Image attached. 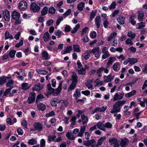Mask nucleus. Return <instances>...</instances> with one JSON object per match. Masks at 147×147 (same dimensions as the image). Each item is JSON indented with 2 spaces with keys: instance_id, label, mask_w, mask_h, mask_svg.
Listing matches in <instances>:
<instances>
[{
  "instance_id": "obj_1",
  "label": "nucleus",
  "mask_w": 147,
  "mask_h": 147,
  "mask_svg": "<svg viewBox=\"0 0 147 147\" xmlns=\"http://www.w3.org/2000/svg\"><path fill=\"white\" fill-rule=\"evenodd\" d=\"M11 17L15 21V24L16 25H18L21 23V19L20 13L16 11H14L12 12Z\"/></svg>"
},
{
  "instance_id": "obj_2",
  "label": "nucleus",
  "mask_w": 147,
  "mask_h": 147,
  "mask_svg": "<svg viewBox=\"0 0 147 147\" xmlns=\"http://www.w3.org/2000/svg\"><path fill=\"white\" fill-rule=\"evenodd\" d=\"M109 142L110 145L113 147H119V142L115 138H111L109 140Z\"/></svg>"
},
{
  "instance_id": "obj_3",
  "label": "nucleus",
  "mask_w": 147,
  "mask_h": 147,
  "mask_svg": "<svg viewBox=\"0 0 147 147\" xmlns=\"http://www.w3.org/2000/svg\"><path fill=\"white\" fill-rule=\"evenodd\" d=\"M30 8L31 11L35 13L38 12L40 10V7L36 3L33 2L31 3Z\"/></svg>"
},
{
  "instance_id": "obj_4",
  "label": "nucleus",
  "mask_w": 147,
  "mask_h": 147,
  "mask_svg": "<svg viewBox=\"0 0 147 147\" xmlns=\"http://www.w3.org/2000/svg\"><path fill=\"white\" fill-rule=\"evenodd\" d=\"M18 7L19 9L22 11H24L27 7V3L24 1H21L19 2Z\"/></svg>"
},
{
  "instance_id": "obj_5",
  "label": "nucleus",
  "mask_w": 147,
  "mask_h": 147,
  "mask_svg": "<svg viewBox=\"0 0 147 147\" xmlns=\"http://www.w3.org/2000/svg\"><path fill=\"white\" fill-rule=\"evenodd\" d=\"M124 95V93L123 92L122 93L119 92V93H116L114 95L113 100V101H115L122 99Z\"/></svg>"
},
{
  "instance_id": "obj_6",
  "label": "nucleus",
  "mask_w": 147,
  "mask_h": 147,
  "mask_svg": "<svg viewBox=\"0 0 147 147\" xmlns=\"http://www.w3.org/2000/svg\"><path fill=\"white\" fill-rule=\"evenodd\" d=\"M36 97V94L34 92L30 93L27 102L29 104H31L34 102Z\"/></svg>"
},
{
  "instance_id": "obj_7",
  "label": "nucleus",
  "mask_w": 147,
  "mask_h": 147,
  "mask_svg": "<svg viewBox=\"0 0 147 147\" xmlns=\"http://www.w3.org/2000/svg\"><path fill=\"white\" fill-rule=\"evenodd\" d=\"M34 128L32 129L34 131L37 130L38 131H41L43 128L42 126L41 123L40 122H36L34 124Z\"/></svg>"
},
{
  "instance_id": "obj_8",
  "label": "nucleus",
  "mask_w": 147,
  "mask_h": 147,
  "mask_svg": "<svg viewBox=\"0 0 147 147\" xmlns=\"http://www.w3.org/2000/svg\"><path fill=\"white\" fill-rule=\"evenodd\" d=\"M3 17L5 21L8 22L10 20V12L7 9H5L3 11Z\"/></svg>"
},
{
  "instance_id": "obj_9",
  "label": "nucleus",
  "mask_w": 147,
  "mask_h": 147,
  "mask_svg": "<svg viewBox=\"0 0 147 147\" xmlns=\"http://www.w3.org/2000/svg\"><path fill=\"white\" fill-rule=\"evenodd\" d=\"M121 108L119 107L116 105L115 104L113 106V108L110 111L111 113L114 114L120 112L121 111Z\"/></svg>"
},
{
  "instance_id": "obj_10",
  "label": "nucleus",
  "mask_w": 147,
  "mask_h": 147,
  "mask_svg": "<svg viewBox=\"0 0 147 147\" xmlns=\"http://www.w3.org/2000/svg\"><path fill=\"white\" fill-rule=\"evenodd\" d=\"M60 101V103H61V104L60 107V108L61 110L64 109L66 107L68 106L69 102L67 100H61Z\"/></svg>"
},
{
  "instance_id": "obj_11",
  "label": "nucleus",
  "mask_w": 147,
  "mask_h": 147,
  "mask_svg": "<svg viewBox=\"0 0 147 147\" xmlns=\"http://www.w3.org/2000/svg\"><path fill=\"white\" fill-rule=\"evenodd\" d=\"M43 86L42 84H41L40 83L37 84H36L32 88V90L33 91H39L42 89Z\"/></svg>"
},
{
  "instance_id": "obj_12",
  "label": "nucleus",
  "mask_w": 147,
  "mask_h": 147,
  "mask_svg": "<svg viewBox=\"0 0 147 147\" xmlns=\"http://www.w3.org/2000/svg\"><path fill=\"white\" fill-rule=\"evenodd\" d=\"M41 55V59L43 60H47L50 59V57H49L48 53L45 50H44L42 52Z\"/></svg>"
},
{
  "instance_id": "obj_13",
  "label": "nucleus",
  "mask_w": 147,
  "mask_h": 147,
  "mask_svg": "<svg viewBox=\"0 0 147 147\" xmlns=\"http://www.w3.org/2000/svg\"><path fill=\"white\" fill-rule=\"evenodd\" d=\"M60 100L58 97L52 99L51 104L52 106L56 107L57 103H60Z\"/></svg>"
},
{
  "instance_id": "obj_14",
  "label": "nucleus",
  "mask_w": 147,
  "mask_h": 147,
  "mask_svg": "<svg viewBox=\"0 0 147 147\" xmlns=\"http://www.w3.org/2000/svg\"><path fill=\"white\" fill-rule=\"evenodd\" d=\"M63 81H61L59 83V86L55 90L54 89V95H58L61 92L62 89V85Z\"/></svg>"
},
{
  "instance_id": "obj_15",
  "label": "nucleus",
  "mask_w": 147,
  "mask_h": 147,
  "mask_svg": "<svg viewBox=\"0 0 147 147\" xmlns=\"http://www.w3.org/2000/svg\"><path fill=\"white\" fill-rule=\"evenodd\" d=\"M129 141L126 138H124L123 139L121 140L120 142V145L121 147H125L129 143Z\"/></svg>"
},
{
  "instance_id": "obj_16",
  "label": "nucleus",
  "mask_w": 147,
  "mask_h": 147,
  "mask_svg": "<svg viewBox=\"0 0 147 147\" xmlns=\"http://www.w3.org/2000/svg\"><path fill=\"white\" fill-rule=\"evenodd\" d=\"M78 77L76 74L74 72L72 73V74L71 76V80L72 82L77 84L78 82Z\"/></svg>"
},
{
  "instance_id": "obj_17",
  "label": "nucleus",
  "mask_w": 147,
  "mask_h": 147,
  "mask_svg": "<svg viewBox=\"0 0 147 147\" xmlns=\"http://www.w3.org/2000/svg\"><path fill=\"white\" fill-rule=\"evenodd\" d=\"M125 18L122 15L119 16V17L117 18V20L120 24H123L125 23Z\"/></svg>"
},
{
  "instance_id": "obj_18",
  "label": "nucleus",
  "mask_w": 147,
  "mask_h": 147,
  "mask_svg": "<svg viewBox=\"0 0 147 147\" xmlns=\"http://www.w3.org/2000/svg\"><path fill=\"white\" fill-rule=\"evenodd\" d=\"M96 125L98 128L104 131H106V129L104 127V124L103 122H99Z\"/></svg>"
},
{
  "instance_id": "obj_19",
  "label": "nucleus",
  "mask_w": 147,
  "mask_h": 147,
  "mask_svg": "<svg viewBox=\"0 0 147 147\" xmlns=\"http://www.w3.org/2000/svg\"><path fill=\"white\" fill-rule=\"evenodd\" d=\"M81 89H76L75 90V93L73 94L74 97L76 100H77L78 97H79L81 96L80 91Z\"/></svg>"
},
{
  "instance_id": "obj_20",
  "label": "nucleus",
  "mask_w": 147,
  "mask_h": 147,
  "mask_svg": "<svg viewBox=\"0 0 147 147\" xmlns=\"http://www.w3.org/2000/svg\"><path fill=\"white\" fill-rule=\"evenodd\" d=\"M105 137H102L99 139L98 141L97 144L96 145V147H98L99 146L102 144L103 142L106 140Z\"/></svg>"
},
{
  "instance_id": "obj_21",
  "label": "nucleus",
  "mask_w": 147,
  "mask_h": 147,
  "mask_svg": "<svg viewBox=\"0 0 147 147\" xmlns=\"http://www.w3.org/2000/svg\"><path fill=\"white\" fill-rule=\"evenodd\" d=\"M5 40L9 39L10 40L13 39V38L8 31H7L5 33Z\"/></svg>"
},
{
  "instance_id": "obj_22",
  "label": "nucleus",
  "mask_w": 147,
  "mask_h": 147,
  "mask_svg": "<svg viewBox=\"0 0 147 147\" xmlns=\"http://www.w3.org/2000/svg\"><path fill=\"white\" fill-rule=\"evenodd\" d=\"M114 76H112L111 74H110L107 76H105L104 78V80L105 82H109L111 81L113 79Z\"/></svg>"
},
{
  "instance_id": "obj_23",
  "label": "nucleus",
  "mask_w": 147,
  "mask_h": 147,
  "mask_svg": "<svg viewBox=\"0 0 147 147\" xmlns=\"http://www.w3.org/2000/svg\"><path fill=\"white\" fill-rule=\"evenodd\" d=\"M10 78L9 77L4 76L0 77V85H3L6 83L7 81V78Z\"/></svg>"
},
{
  "instance_id": "obj_24",
  "label": "nucleus",
  "mask_w": 147,
  "mask_h": 147,
  "mask_svg": "<svg viewBox=\"0 0 147 147\" xmlns=\"http://www.w3.org/2000/svg\"><path fill=\"white\" fill-rule=\"evenodd\" d=\"M51 37L50 35L48 32H46L44 34L43 38L45 42H47L49 41Z\"/></svg>"
},
{
  "instance_id": "obj_25",
  "label": "nucleus",
  "mask_w": 147,
  "mask_h": 147,
  "mask_svg": "<svg viewBox=\"0 0 147 147\" xmlns=\"http://www.w3.org/2000/svg\"><path fill=\"white\" fill-rule=\"evenodd\" d=\"M100 18L99 16H97L96 17L95 19V24L98 28L100 27Z\"/></svg>"
},
{
  "instance_id": "obj_26",
  "label": "nucleus",
  "mask_w": 147,
  "mask_h": 147,
  "mask_svg": "<svg viewBox=\"0 0 147 147\" xmlns=\"http://www.w3.org/2000/svg\"><path fill=\"white\" fill-rule=\"evenodd\" d=\"M144 16V12L142 11L138 12V18L140 21H142Z\"/></svg>"
},
{
  "instance_id": "obj_27",
  "label": "nucleus",
  "mask_w": 147,
  "mask_h": 147,
  "mask_svg": "<svg viewBox=\"0 0 147 147\" xmlns=\"http://www.w3.org/2000/svg\"><path fill=\"white\" fill-rule=\"evenodd\" d=\"M81 118L82 119L83 124H85L88 121V117L86 116H85L84 114L82 115H81Z\"/></svg>"
},
{
  "instance_id": "obj_28",
  "label": "nucleus",
  "mask_w": 147,
  "mask_h": 147,
  "mask_svg": "<svg viewBox=\"0 0 147 147\" xmlns=\"http://www.w3.org/2000/svg\"><path fill=\"white\" fill-rule=\"evenodd\" d=\"M126 101L125 100H119L117 101L115 104L117 106L120 107L123 105L125 103Z\"/></svg>"
},
{
  "instance_id": "obj_29",
  "label": "nucleus",
  "mask_w": 147,
  "mask_h": 147,
  "mask_svg": "<svg viewBox=\"0 0 147 147\" xmlns=\"http://www.w3.org/2000/svg\"><path fill=\"white\" fill-rule=\"evenodd\" d=\"M37 106L39 110L43 111L46 109V106L42 103H39Z\"/></svg>"
},
{
  "instance_id": "obj_30",
  "label": "nucleus",
  "mask_w": 147,
  "mask_h": 147,
  "mask_svg": "<svg viewBox=\"0 0 147 147\" xmlns=\"http://www.w3.org/2000/svg\"><path fill=\"white\" fill-rule=\"evenodd\" d=\"M16 52V51L14 50H10L8 54L9 57L11 58L14 57Z\"/></svg>"
},
{
  "instance_id": "obj_31",
  "label": "nucleus",
  "mask_w": 147,
  "mask_h": 147,
  "mask_svg": "<svg viewBox=\"0 0 147 147\" xmlns=\"http://www.w3.org/2000/svg\"><path fill=\"white\" fill-rule=\"evenodd\" d=\"M145 23L141 22L140 23H138L136 24V28L138 29H142L145 27Z\"/></svg>"
},
{
  "instance_id": "obj_32",
  "label": "nucleus",
  "mask_w": 147,
  "mask_h": 147,
  "mask_svg": "<svg viewBox=\"0 0 147 147\" xmlns=\"http://www.w3.org/2000/svg\"><path fill=\"white\" fill-rule=\"evenodd\" d=\"M28 84L26 83H23L21 84L22 89L24 90H26L30 88L29 86H28Z\"/></svg>"
},
{
  "instance_id": "obj_33",
  "label": "nucleus",
  "mask_w": 147,
  "mask_h": 147,
  "mask_svg": "<svg viewBox=\"0 0 147 147\" xmlns=\"http://www.w3.org/2000/svg\"><path fill=\"white\" fill-rule=\"evenodd\" d=\"M129 64L130 65H133L138 61V59L136 58H129Z\"/></svg>"
},
{
  "instance_id": "obj_34",
  "label": "nucleus",
  "mask_w": 147,
  "mask_h": 147,
  "mask_svg": "<svg viewBox=\"0 0 147 147\" xmlns=\"http://www.w3.org/2000/svg\"><path fill=\"white\" fill-rule=\"evenodd\" d=\"M96 13L97 11L96 10H93L92 11L91 13L90 16V20L89 21L90 22L92 21V20L94 18Z\"/></svg>"
},
{
  "instance_id": "obj_35",
  "label": "nucleus",
  "mask_w": 147,
  "mask_h": 147,
  "mask_svg": "<svg viewBox=\"0 0 147 147\" xmlns=\"http://www.w3.org/2000/svg\"><path fill=\"white\" fill-rule=\"evenodd\" d=\"M120 65V64L119 62H117L115 63L112 66L113 70L115 71H118L119 70V69H118L117 66Z\"/></svg>"
},
{
  "instance_id": "obj_36",
  "label": "nucleus",
  "mask_w": 147,
  "mask_h": 147,
  "mask_svg": "<svg viewBox=\"0 0 147 147\" xmlns=\"http://www.w3.org/2000/svg\"><path fill=\"white\" fill-rule=\"evenodd\" d=\"M76 86V84L74 83L73 82H71V84L70 85L68 88L67 91L68 92H69L71 90H74Z\"/></svg>"
},
{
  "instance_id": "obj_37",
  "label": "nucleus",
  "mask_w": 147,
  "mask_h": 147,
  "mask_svg": "<svg viewBox=\"0 0 147 147\" xmlns=\"http://www.w3.org/2000/svg\"><path fill=\"white\" fill-rule=\"evenodd\" d=\"M136 92L135 90H133L131 92L126 94L125 95V96L127 98H128L134 95Z\"/></svg>"
},
{
  "instance_id": "obj_38",
  "label": "nucleus",
  "mask_w": 147,
  "mask_h": 147,
  "mask_svg": "<svg viewBox=\"0 0 147 147\" xmlns=\"http://www.w3.org/2000/svg\"><path fill=\"white\" fill-rule=\"evenodd\" d=\"M48 11V9L47 6L44 7L41 11V15L44 16L47 14Z\"/></svg>"
},
{
  "instance_id": "obj_39",
  "label": "nucleus",
  "mask_w": 147,
  "mask_h": 147,
  "mask_svg": "<svg viewBox=\"0 0 147 147\" xmlns=\"http://www.w3.org/2000/svg\"><path fill=\"white\" fill-rule=\"evenodd\" d=\"M66 136L69 140H74L75 139V137L74 135H72L71 132H67L66 134Z\"/></svg>"
},
{
  "instance_id": "obj_40",
  "label": "nucleus",
  "mask_w": 147,
  "mask_h": 147,
  "mask_svg": "<svg viewBox=\"0 0 147 147\" xmlns=\"http://www.w3.org/2000/svg\"><path fill=\"white\" fill-rule=\"evenodd\" d=\"M28 143L30 145H33L37 143L36 140L34 138L29 139L28 142Z\"/></svg>"
},
{
  "instance_id": "obj_41",
  "label": "nucleus",
  "mask_w": 147,
  "mask_h": 147,
  "mask_svg": "<svg viewBox=\"0 0 147 147\" xmlns=\"http://www.w3.org/2000/svg\"><path fill=\"white\" fill-rule=\"evenodd\" d=\"M127 36L130 39L133 40L135 37L136 34L132 31H129L128 32Z\"/></svg>"
},
{
  "instance_id": "obj_42",
  "label": "nucleus",
  "mask_w": 147,
  "mask_h": 147,
  "mask_svg": "<svg viewBox=\"0 0 147 147\" xmlns=\"http://www.w3.org/2000/svg\"><path fill=\"white\" fill-rule=\"evenodd\" d=\"M56 10L55 8L53 7H50L48 9V13L51 14H54L56 12Z\"/></svg>"
},
{
  "instance_id": "obj_43",
  "label": "nucleus",
  "mask_w": 147,
  "mask_h": 147,
  "mask_svg": "<svg viewBox=\"0 0 147 147\" xmlns=\"http://www.w3.org/2000/svg\"><path fill=\"white\" fill-rule=\"evenodd\" d=\"M14 83V81L11 79L9 80L8 82L6 84V86L7 87H9L10 88H11L12 87H13L12 86L13 85Z\"/></svg>"
},
{
  "instance_id": "obj_44",
  "label": "nucleus",
  "mask_w": 147,
  "mask_h": 147,
  "mask_svg": "<svg viewBox=\"0 0 147 147\" xmlns=\"http://www.w3.org/2000/svg\"><path fill=\"white\" fill-rule=\"evenodd\" d=\"M84 3L83 2H81L77 6L78 9L81 11H82L83 10V7H84Z\"/></svg>"
},
{
  "instance_id": "obj_45",
  "label": "nucleus",
  "mask_w": 147,
  "mask_h": 147,
  "mask_svg": "<svg viewBox=\"0 0 147 147\" xmlns=\"http://www.w3.org/2000/svg\"><path fill=\"white\" fill-rule=\"evenodd\" d=\"M73 49L74 52H79L80 51V46L79 45H74Z\"/></svg>"
},
{
  "instance_id": "obj_46",
  "label": "nucleus",
  "mask_w": 147,
  "mask_h": 147,
  "mask_svg": "<svg viewBox=\"0 0 147 147\" xmlns=\"http://www.w3.org/2000/svg\"><path fill=\"white\" fill-rule=\"evenodd\" d=\"M104 70V67H101L99 68L97 71V74H98V76L99 77H100L102 76L101 73Z\"/></svg>"
},
{
  "instance_id": "obj_47",
  "label": "nucleus",
  "mask_w": 147,
  "mask_h": 147,
  "mask_svg": "<svg viewBox=\"0 0 147 147\" xmlns=\"http://www.w3.org/2000/svg\"><path fill=\"white\" fill-rule=\"evenodd\" d=\"M72 49L71 46H68L65 48L63 54H65L68 53H70V51L72 50Z\"/></svg>"
},
{
  "instance_id": "obj_48",
  "label": "nucleus",
  "mask_w": 147,
  "mask_h": 147,
  "mask_svg": "<svg viewBox=\"0 0 147 147\" xmlns=\"http://www.w3.org/2000/svg\"><path fill=\"white\" fill-rule=\"evenodd\" d=\"M116 60V58L114 57H111L109 60L108 62L107 63V66H109V65H111L112 64L114 61Z\"/></svg>"
},
{
  "instance_id": "obj_49",
  "label": "nucleus",
  "mask_w": 147,
  "mask_h": 147,
  "mask_svg": "<svg viewBox=\"0 0 147 147\" xmlns=\"http://www.w3.org/2000/svg\"><path fill=\"white\" fill-rule=\"evenodd\" d=\"M92 80H88L86 84V86L88 89H90L92 87Z\"/></svg>"
},
{
  "instance_id": "obj_50",
  "label": "nucleus",
  "mask_w": 147,
  "mask_h": 147,
  "mask_svg": "<svg viewBox=\"0 0 147 147\" xmlns=\"http://www.w3.org/2000/svg\"><path fill=\"white\" fill-rule=\"evenodd\" d=\"M56 138V136L55 135H49L48 136V141L49 142L54 141Z\"/></svg>"
},
{
  "instance_id": "obj_51",
  "label": "nucleus",
  "mask_w": 147,
  "mask_h": 147,
  "mask_svg": "<svg viewBox=\"0 0 147 147\" xmlns=\"http://www.w3.org/2000/svg\"><path fill=\"white\" fill-rule=\"evenodd\" d=\"M36 71L38 74H41L46 75L48 73L47 71L39 69H36Z\"/></svg>"
},
{
  "instance_id": "obj_52",
  "label": "nucleus",
  "mask_w": 147,
  "mask_h": 147,
  "mask_svg": "<svg viewBox=\"0 0 147 147\" xmlns=\"http://www.w3.org/2000/svg\"><path fill=\"white\" fill-rule=\"evenodd\" d=\"M80 24H77L74 28L73 30H71V32L72 34L75 33L77 31L78 29L80 27Z\"/></svg>"
},
{
  "instance_id": "obj_53",
  "label": "nucleus",
  "mask_w": 147,
  "mask_h": 147,
  "mask_svg": "<svg viewBox=\"0 0 147 147\" xmlns=\"http://www.w3.org/2000/svg\"><path fill=\"white\" fill-rule=\"evenodd\" d=\"M13 88L12 87L11 88H9L6 89L5 91L3 92V97L6 96L10 92L11 89Z\"/></svg>"
},
{
  "instance_id": "obj_54",
  "label": "nucleus",
  "mask_w": 147,
  "mask_h": 147,
  "mask_svg": "<svg viewBox=\"0 0 147 147\" xmlns=\"http://www.w3.org/2000/svg\"><path fill=\"white\" fill-rule=\"evenodd\" d=\"M116 4L115 1H113L112 3L109 6V8L110 9H115L116 6Z\"/></svg>"
},
{
  "instance_id": "obj_55",
  "label": "nucleus",
  "mask_w": 147,
  "mask_h": 147,
  "mask_svg": "<svg viewBox=\"0 0 147 147\" xmlns=\"http://www.w3.org/2000/svg\"><path fill=\"white\" fill-rule=\"evenodd\" d=\"M55 115V112L53 111H51L49 113L46 114L45 116L47 117H54Z\"/></svg>"
},
{
  "instance_id": "obj_56",
  "label": "nucleus",
  "mask_w": 147,
  "mask_h": 147,
  "mask_svg": "<svg viewBox=\"0 0 147 147\" xmlns=\"http://www.w3.org/2000/svg\"><path fill=\"white\" fill-rule=\"evenodd\" d=\"M44 98V96L42 94H39L36 97V102L38 103L40 101V100Z\"/></svg>"
},
{
  "instance_id": "obj_57",
  "label": "nucleus",
  "mask_w": 147,
  "mask_h": 147,
  "mask_svg": "<svg viewBox=\"0 0 147 147\" xmlns=\"http://www.w3.org/2000/svg\"><path fill=\"white\" fill-rule=\"evenodd\" d=\"M78 73L80 75H84L86 72V69H84L83 67L78 69Z\"/></svg>"
},
{
  "instance_id": "obj_58",
  "label": "nucleus",
  "mask_w": 147,
  "mask_h": 147,
  "mask_svg": "<svg viewBox=\"0 0 147 147\" xmlns=\"http://www.w3.org/2000/svg\"><path fill=\"white\" fill-rule=\"evenodd\" d=\"M131 39L127 38L125 41V44L127 45H129L132 46L133 45V43L131 40Z\"/></svg>"
},
{
  "instance_id": "obj_59",
  "label": "nucleus",
  "mask_w": 147,
  "mask_h": 147,
  "mask_svg": "<svg viewBox=\"0 0 147 147\" xmlns=\"http://www.w3.org/2000/svg\"><path fill=\"white\" fill-rule=\"evenodd\" d=\"M21 125L24 128H27V121L25 119H23L21 123Z\"/></svg>"
},
{
  "instance_id": "obj_60",
  "label": "nucleus",
  "mask_w": 147,
  "mask_h": 147,
  "mask_svg": "<svg viewBox=\"0 0 147 147\" xmlns=\"http://www.w3.org/2000/svg\"><path fill=\"white\" fill-rule=\"evenodd\" d=\"M71 13V10L70 9H68L63 14L65 18H66L68 16L70 15Z\"/></svg>"
},
{
  "instance_id": "obj_61",
  "label": "nucleus",
  "mask_w": 147,
  "mask_h": 147,
  "mask_svg": "<svg viewBox=\"0 0 147 147\" xmlns=\"http://www.w3.org/2000/svg\"><path fill=\"white\" fill-rule=\"evenodd\" d=\"M97 34L94 31L91 32L90 33V36L93 39L95 38Z\"/></svg>"
},
{
  "instance_id": "obj_62",
  "label": "nucleus",
  "mask_w": 147,
  "mask_h": 147,
  "mask_svg": "<svg viewBox=\"0 0 147 147\" xmlns=\"http://www.w3.org/2000/svg\"><path fill=\"white\" fill-rule=\"evenodd\" d=\"M105 128H111L112 127V124L110 122H107L104 124Z\"/></svg>"
},
{
  "instance_id": "obj_63",
  "label": "nucleus",
  "mask_w": 147,
  "mask_h": 147,
  "mask_svg": "<svg viewBox=\"0 0 147 147\" xmlns=\"http://www.w3.org/2000/svg\"><path fill=\"white\" fill-rule=\"evenodd\" d=\"M63 17L62 16H60L58 17L56 22V24L57 26H58L60 24L61 22L63 20Z\"/></svg>"
},
{
  "instance_id": "obj_64",
  "label": "nucleus",
  "mask_w": 147,
  "mask_h": 147,
  "mask_svg": "<svg viewBox=\"0 0 147 147\" xmlns=\"http://www.w3.org/2000/svg\"><path fill=\"white\" fill-rule=\"evenodd\" d=\"M23 40H21L19 43L16 44L15 45L16 47L19 48L20 47L23 45Z\"/></svg>"
}]
</instances>
